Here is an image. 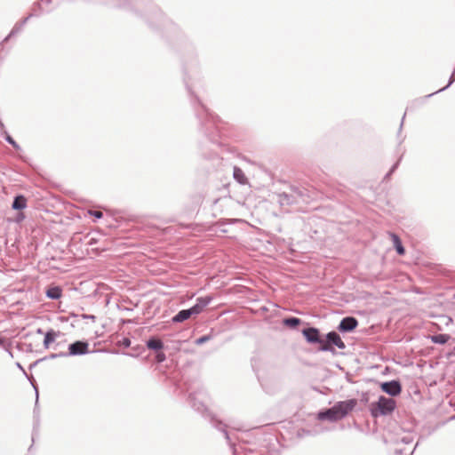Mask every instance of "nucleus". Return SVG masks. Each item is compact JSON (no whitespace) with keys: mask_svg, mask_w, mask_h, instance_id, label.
<instances>
[{"mask_svg":"<svg viewBox=\"0 0 455 455\" xmlns=\"http://www.w3.org/2000/svg\"><path fill=\"white\" fill-rule=\"evenodd\" d=\"M372 415H387L391 413L395 407V402L392 398L380 396L376 403H372Z\"/></svg>","mask_w":455,"mask_h":455,"instance_id":"f257e3e1","label":"nucleus"},{"mask_svg":"<svg viewBox=\"0 0 455 455\" xmlns=\"http://www.w3.org/2000/svg\"><path fill=\"white\" fill-rule=\"evenodd\" d=\"M67 356L83 355L89 353V343L86 341H76L68 346Z\"/></svg>","mask_w":455,"mask_h":455,"instance_id":"f03ea898","label":"nucleus"},{"mask_svg":"<svg viewBox=\"0 0 455 455\" xmlns=\"http://www.w3.org/2000/svg\"><path fill=\"white\" fill-rule=\"evenodd\" d=\"M357 402L355 399H350L346 401L338 402L334 404L338 415H339L340 419L346 417L349 411H351L356 405Z\"/></svg>","mask_w":455,"mask_h":455,"instance_id":"7ed1b4c3","label":"nucleus"},{"mask_svg":"<svg viewBox=\"0 0 455 455\" xmlns=\"http://www.w3.org/2000/svg\"><path fill=\"white\" fill-rule=\"evenodd\" d=\"M302 196L300 191H293L291 194L281 193L277 196L278 203L283 205H289L299 202V197Z\"/></svg>","mask_w":455,"mask_h":455,"instance_id":"20e7f679","label":"nucleus"},{"mask_svg":"<svg viewBox=\"0 0 455 455\" xmlns=\"http://www.w3.org/2000/svg\"><path fill=\"white\" fill-rule=\"evenodd\" d=\"M381 389L385 393H387L392 396H395L401 393L402 387H401V384L399 383V381L392 380V381L382 383Z\"/></svg>","mask_w":455,"mask_h":455,"instance_id":"39448f33","label":"nucleus"},{"mask_svg":"<svg viewBox=\"0 0 455 455\" xmlns=\"http://www.w3.org/2000/svg\"><path fill=\"white\" fill-rule=\"evenodd\" d=\"M317 418L320 420H329L331 422L340 419L339 415H338L337 410L334 405L331 408L327 409L326 411H320L318 413Z\"/></svg>","mask_w":455,"mask_h":455,"instance_id":"423d86ee","label":"nucleus"},{"mask_svg":"<svg viewBox=\"0 0 455 455\" xmlns=\"http://www.w3.org/2000/svg\"><path fill=\"white\" fill-rule=\"evenodd\" d=\"M302 333L306 339L309 343H322L323 340L319 338V331L316 328L309 327L302 331Z\"/></svg>","mask_w":455,"mask_h":455,"instance_id":"0eeeda50","label":"nucleus"},{"mask_svg":"<svg viewBox=\"0 0 455 455\" xmlns=\"http://www.w3.org/2000/svg\"><path fill=\"white\" fill-rule=\"evenodd\" d=\"M358 323L355 317L347 316L341 320L339 325L340 331H351L356 328Z\"/></svg>","mask_w":455,"mask_h":455,"instance_id":"6e6552de","label":"nucleus"},{"mask_svg":"<svg viewBox=\"0 0 455 455\" xmlns=\"http://www.w3.org/2000/svg\"><path fill=\"white\" fill-rule=\"evenodd\" d=\"M326 339L331 346H336L339 349H343L346 347L339 335L335 331L329 332L326 335Z\"/></svg>","mask_w":455,"mask_h":455,"instance_id":"1a4fd4ad","label":"nucleus"},{"mask_svg":"<svg viewBox=\"0 0 455 455\" xmlns=\"http://www.w3.org/2000/svg\"><path fill=\"white\" fill-rule=\"evenodd\" d=\"M212 300L211 297H200L196 300V304L192 307L194 313L199 315L204 308L210 304Z\"/></svg>","mask_w":455,"mask_h":455,"instance_id":"9d476101","label":"nucleus"},{"mask_svg":"<svg viewBox=\"0 0 455 455\" xmlns=\"http://www.w3.org/2000/svg\"><path fill=\"white\" fill-rule=\"evenodd\" d=\"M196 315V313H194L193 311V308L190 307L188 309H183V310H180L173 318H172V322L173 323H181L187 319H188L191 315Z\"/></svg>","mask_w":455,"mask_h":455,"instance_id":"9b49d317","label":"nucleus"},{"mask_svg":"<svg viewBox=\"0 0 455 455\" xmlns=\"http://www.w3.org/2000/svg\"><path fill=\"white\" fill-rule=\"evenodd\" d=\"M60 331H55L53 330L48 331L44 335V347L49 348L50 345L52 343H53L56 340V339L58 337H60Z\"/></svg>","mask_w":455,"mask_h":455,"instance_id":"f8f14e48","label":"nucleus"},{"mask_svg":"<svg viewBox=\"0 0 455 455\" xmlns=\"http://www.w3.org/2000/svg\"><path fill=\"white\" fill-rule=\"evenodd\" d=\"M233 177L241 185H245L248 183V180L244 172L238 167H234Z\"/></svg>","mask_w":455,"mask_h":455,"instance_id":"ddd939ff","label":"nucleus"},{"mask_svg":"<svg viewBox=\"0 0 455 455\" xmlns=\"http://www.w3.org/2000/svg\"><path fill=\"white\" fill-rule=\"evenodd\" d=\"M14 210H23L27 207V199L23 196H17L12 205Z\"/></svg>","mask_w":455,"mask_h":455,"instance_id":"4468645a","label":"nucleus"},{"mask_svg":"<svg viewBox=\"0 0 455 455\" xmlns=\"http://www.w3.org/2000/svg\"><path fill=\"white\" fill-rule=\"evenodd\" d=\"M147 347L149 349L156 351V350H160L161 348H163L164 344L160 339L153 338L147 341Z\"/></svg>","mask_w":455,"mask_h":455,"instance_id":"2eb2a0df","label":"nucleus"},{"mask_svg":"<svg viewBox=\"0 0 455 455\" xmlns=\"http://www.w3.org/2000/svg\"><path fill=\"white\" fill-rule=\"evenodd\" d=\"M46 296L52 299H58L61 296V290L55 286L47 290Z\"/></svg>","mask_w":455,"mask_h":455,"instance_id":"dca6fc26","label":"nucleus"},{"mask_svg":"<svg viewBox=\"0 0 455 455\" xmlns=\"http://www.w3.org/2000/svg\"><path fill=\"white\" fill-rule=\"evenodd\" d=\"M300 319L297 317H289L283 319V323L285 326L290 328H296L300 323Z\"/></svg>","mask_w":455,"mask_h":455,"instance_id":"f3484780","label":"nucleus"},{"mask_svg":"<svg viewBox=\"0 0 455 455\" xmlns=\"http://www.w3.org/2000/svg\"><path fill=\"white\" fill-rule=\"evenodd\" d=\"M393 238H394V243H395V247L397 253L400 255H403L404 253V248L402 245L400 239L398 238V236H396L395 235H393Z\"/></svg>","mask_w":455,"mask_h":455,"instance_id":"a211bd4d","label":"nucleus"},{"mask_svg":"<svg viewBox=\"0 0 455 455\" xmlns=\"http://www.w3.org/2000/svg\"><path fill=\"white\" fill-rule=\"evenodd\" d=\"M454 81H455V70H454V71H453V73L451 74V77H450V80H449L448 84H447L445 87H443V88H442V89H440V90L436 91V92H435V93H437V92H443V91L446 90L448 87H450V86L454 83ZM434 94H435V92H434ZM432 95H433V93H432V94H429L427 97H430V96H432Z\"/></svg>","mask_w":455,"mask_h":455,"instance_id":"6ab92c4d","label":"nucleus"},{"mask_svg":"<svg viewBox=\"0 0 455 455\" xmlns=\"http://www.w3.org/2000/svg\"><path fill=\"white\" fill-rule=\"evenodd\" d=\"M433 341L439 344H443L447 341V337L445 335H437L433 337Z\"/></svg>","mask_w":455,"mask_h":455,"instance_id":"aec40b11","label":"nucleus"},{"mask_svg":"<svg viewBox=\"0 0 455 455\" xmlns=\"http://www.w3.org/2000/svg\"><path fill=\"white\" fill-rule=\"evenodd\" d=\"M211 337L209 335H204V336H202L200 338H198L195 343L196 345H203L204 343L207 342L208 340H210Z\"/></svg>","mask_w":455,"mask_h":455,"instance_id":"412c9836","label":"nucleus"},{"mask_svg":"<svg viewBox=\"0 0 455 455\" xmlns=\"http://www.w3.org/2000/svg\"><path fill=\"white\" fill-rule=\"evenodd\" d=\"M322 346L320 347L321 351H333L332 346L326 341L325 343L322 342Z\"/></svg>","mask_w":455,"mask_h":455,"instance_id":"4be33fe9","label":"nucleus"},{"mask_svg":"<svg viewBox=\"0 0 455 455\" xmlns=\"http://www.w3.org/2000/svg\"><path fill=\"white\" fill-rule=\"evenodd\" d=\"M28 18H29V17H27V18H26V19L21 22V24H20V25L16 26V27L12 29V31L11 32L10 36H11V35H12V34H14V33H16V32H18L20 29H21L22 26L27 22V20H28Z\"/></svg>","mask_w":455,"mask_h":455,"instance_id":"5701e85b","label":"nucleus"},{"mask_svg":"<svg viewBox=\"0 0 455 455\" xmlns=\"http://www.w3.org/2000/svg\"><path fill=\"white\" fill-rule=\"evenodd\" d=\"M5 139L13 148H20L19 145L10 135H7Z\"/></svg>","mask_w":455,"mask_h":455,"instance_id":"b1692460","label":"nucleus"},{"mask_svg":"<svg viewBox=\"0 0 455 455\" xmlns=\"http://www.w3.org/2000/svg\"><path fill=\"white\" fill-rule=\"evenodd\" d=\"M156 357L158 363H163L166 359V356L163 352L157 353Z\"/></svg>","mask_w":455,"mask_h":455,"instance_id":"393cba45","label":"nucleus"},{"mask_svg":"<svg viewBox=\"0 0 455 455\" xmlns=\"http://www.w3.org/2000/svg\"><path fill=\"white\" fill-rule=\"evenodd\" d=\"M49 357L51 359H55V358H58V357H67V353L66 352H61V353H59V354H52Z\"/></svg>","mask_w":455,"mask_h":455,"instance_id":"a878e982","label":"nucleus"},{"mask_svg":"<svg viewBox=\"0 0 455 455\" xmlns=\"http://www.w3.org/2000/svg\"><path fill=\"white\" fill-rule=\"evenodd\" d=\"M89 213L97 219L102 218L103 214L100 211H90Z\"/></svg>","mask_w":455,"mask_h":455,"instance_id":"bb28decb","label":"nucleus"},{"mask_svg":"<svg viewBox=\"0 0 455 455\" xmlns=\"http://www.w3.org/2000/svg\"><path fill=\"white\" fill-rule=\"evenodd\" d=\"M402 442L404 443H411L412 442V439L409 436L403 437Z\"/></svg>","mask_w":455,"mask_h":455,"instance_id":"cd10ccee","label":"nucleus"},{"mask_svg":"<svg viewBox=\"0 0 455 455\" xmlns=\"http://www.w3.org/2000/svg\"><path fill=\"white\" fill-rule=\"evenodd\" d=\"M397 165H398V163H396L393 165L390 172L387 173V176H389L397 168Z\"/></svg>","mask_w":455,"mask_h":455,"instance_id":"c85d7f7f","label":"nucleus"},{"mask_svg":"<svg viewBox=\"0 0 455 455\" xmlns=\"http://www.w3.org/2000/svg\"><path fill=\"white\" fill-rule=\"evenodd\" d=\"M50 3H51V0H41V4H49Z\"/></svg>","mask_w":455,"mask_h":455,"instance_id":"c756f323","label":"nucleus"},{"mask_svg":"<svg viewBox=\"0 0 455 455\" xmlns=\"http://www.w3.org/2000/svg\"><path fill=\"white\" fill-rule=\"evenodd\" d=\"M124 344L125 346H127V347H128V346H130V340H129V339H125V340H124Z\"/></svg>","mask_w":455,"mask_h":455,"instance_id":"7c9ffc66","label":"nucleus"},{"mask_svg":"<svg viewBox=\"0 0 455 455\" xmlns=\"http://www.w3.org/2000/svg\"><path fill=\"white\" fill-rule=\"evenodd\" d=\"M226 439H228V434L226 430H223Z\"/></svg>","mask_w":455,"mask_h":455,"instance_id":"2f4dec72","label":"nucleus"},{"mask_svg":"<svg viewBox=\"0 0 455 455\" xmlns=\"http://www.w3.org/2000/svg\"><path fill=\"white\" fill-rule=\"evenodd\" d=\"M23 219H24V215L20 214V216H19V220H23Z\"/></svg>","mask_w":455,"mask_h":455,"instance_id":"473e14b6","label":"nucleus"},{"mask_svg":"<svg viewBox=\"0 0 455 455\" xmlns=\"http://www.w3.org/2000/svg\"><path fill=\"white\" fill-rule=\"evenodd\" d=\"M37 332H38V333H43V331H42V330H41V329H38V330H37Z\"/></svg>","mask_w":455,"mask_h":455,"instance_id":"72a5a7b5","label":"nucleus"},{"mask_svg":"<svg viewBox=\"0 0 455 455\" xmlns=\"http://www.w3.org/2000/svg\"><path fill=\"white\" fill-rule=\"evenodd\" d=\"M17 365H18V368L22 369V367H21V365L20 363H17Z\"/></svg>","mask_w":455,"mask_h":455,"instance_id":"f704fd0d","label":"nucleus"},{"mask_svg":"<svg viewBox=\"0 0 455 455\" xmlns=\"http://www.w3.org/2000/svg\"><path fill=\"white\" fill-rule=\"evenodd\" d=\"M36 401L38 400V394L37 393H36Z\"/></svg>","mask_w":455,"mask_h":455,"instance_id":"c9c22d12","label":"nucleus"}]
</instances>
